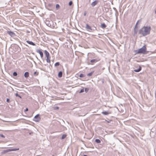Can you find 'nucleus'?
<instances>
[{"label":"nucleus","mask_w":156,"mask_h":156,"mask_svg":"<svg viewBox=\"0 0 156 156\" xmlns=\"http://www.w3.org/2000/svg\"><path fill=\"white\" fill-rule=\"evenodd\" d=\"M151 30L150 26H144L139 30L138 33L143 36H145L150 34Z\"/></svg>","instance_id":"1"},{"label":"nucleus","mask_w":156,"mask_h":156,"mask_svg":"<svg viewBox=\"0 0 156 156\" xmlns=\"http://www.w3.org/2000/svg\"><path fill=\"white\" fill-rule=\"evenodd\" d=\"M146 49L147 48L146 46L144 45L138 50L136 52V53L145 54L146 52Z\"/></svg>","instance_id":"2"},{"label":"nucleus","mask_w":156,"mask_h":156,"mask_svg":"<svg viewBox=\"0 0 156 156\" xmlns=\"http://www.w3.org/2000/svg\"><path fill=\"white\" fill-rule=\"evenodd\" d=\"M19 150V148H15L12 149H9L6 150H3L1 153L2 154H4L5 153H7L8 152L12 151H16Z\"/></svg>","instance_id":"3"},{"label":"nucleus","mask_w":156,"mask_h":156,"mask_svg":"<svg viewBox=\"0 0 156 156\" xmlns=\"http://www.w3.org/2000/svg\"><path fill=\"white\" fill-rule=\"evenodd\" d=\"M85 28L87 30L90 32H93L95 30H96V27H94L95 29H93L90 26L87 24H86Z\"/></svg>","instance_id":"4"},{"label":"nucleus","mask_w":156,"mask_h":156,"mask_svg":"<svg viewBox=\"0 0 156 156\" xmlns=\"http://www.w3.org/2000/svg\"><path fill=\"white\" fill-rule=\"evenodd\" d=\"M41 118L40 117L39 114H38L36 115L34 118L33 120L36 122H38L40 121Z\"/></svg>","instance_id":"5"},{"label":"nucleus","mask_w":156,"mask_h":156,"mask_svg":"<svg viewBox=\"0 0 156 156\" xmlns=\"http://www.w3.org/2000/svg\"><path fill=\"white\" fill-rule=\"evenodd\" d=\"M100 60V59L98 57L94 59L91 60L90 61V62L91 63V64L92 65L94 63H95L96 62L99 61Z\"/></svg>","instance_id":"6"},{"label":"nucleus","mask_w":156,"mask_h":156,"mask_svg":"<svg viewBox=\"0 0 156 156\" xmlns=\"http://www.w3.org/2000/svg\"><path fill=\"white\" fill-rule=\"evenodd\" d=\"M36 52L37 53H39L40 54L41 58H42L43 56V54L41 50L40 49H37V50Z\"/></svg>","instance_id":"7"},{"label":"nucleus","mask_w":156,"mask_h":156,"mask_svg":"<svg viewBox=\"0 0 156 156\" xmlns=\"http://www.w3.org/2000/svg\"><path fill=\"white\" fill-rule=\"evenodd\" d=\"M7 33L12 37H13L15 35V33L11 31H7Z\"/></svg>","instance_id":"8"},{"label":"nucleus","mask_w":156,"mask_h":156,"mask_svg":"<svg viewBox=\"0 0 156 156\" xmlns=\"http://www.w3.org/2000/svg\"><path fill=\"white\" fill-rule=\"evenodd\" d=\"M98 0H95L91 4V5L92 7H94L98 3Z\"/></svg>","instance_id":"9"},{"label":"nucleus","mask_w":156,"mask_h":156,"mask_svg":"<svg viewBox=\"0 0 156 156\" xmlns=\"http://www.w3.org/2000/svg\"><path fill=\"white\" fill-rule=\"evenodd\" d=\"M26 42L29 44L33 46L35 45V44L34 42L31 41H27Z\"/></svg>","instance_id":"10"},{"label":"nucleus","mask_w":156,"mask_h":156,"mask_svg":"<svg viewBox=\"0 0 156 156\" xmlns=\"http://www.w3.org/2000/svg\"><path fill=\"white\" fill-rule=\"evenodd\" d=\"M101 113L105 115H108V114H109L110 113H109V111H105V112H101Z\"/></svg>","instance_id":"11"},{"label":"nucleus","mask_w":156,"mask_h":156,"mask_svg":"<svg viewBox=\"0 0 156 156\" xmlns=\"http://www.w3.org/2000/svg\"><path fill=\"white\" fill-rule=\"evenodd\" d=\"M24 76L25 78H28L29 76V73L28 72H26L24 74Z\"/></svg>","instance_id":"12"},{"label":"nucleus","mask_w":156,"mask_h":156,"mask_svg":"<svg viewBox=\"0 0 156 156\" xmlns=\"http://www.w3.org/2000/svg\"><path fill=\"white\" fill-rule=\"evenodd\" d=\"M141 70V67L140 66H139L138 69H136L134 70V71L136 72H140Z\"/></svg>","instance_id":"13"},{"label":"nucleus","mask_w":156,"mask_h":156,"mask_svg":"<svg viewBox=\"0 0 156 156\" xmlns=\"http://www.w3.org/2000/svg\"><path fill=\"white\" fill-rule=\"evenodd\" d=\"M45 54L46 55V57H49V52L46 50L44 51Z\"/></svg>","instance_id":"14"},{"label":"nucleus","mask_w":156,"mask_h":156,"mask_svg":"<svg viewBox=\"0 0 156 156\" xmlns=\"http://www.w3.org/2000/svg\"><path fill=\"white\" fill-rule=\"evenodd\" d=\"M62 71H60L59 72L58 74V76L59 77H61L62 76Z\"/></svg>","instance_id":"15"},{"label":"nucleus","mask_w":156,"mask_h":156,"mask_svg":"<svg viewBox=\"0 0 156 156\" xmlns=\"http://www.w3.org/2000/svg\"><path fill=\"white\" fill-rule=\"evenodd\" d=\"M46 62L48 63H50V56L46 57Z\"/></svg>","instance_id":"16"},{"label":"nucleus","mask_w":156,"mask_h":156,"mask_svg":"<svg viewBox=\"0 0 156 156\" xmlns=\"http://www.w3.org/2000/svg\"><path fill=\"white\" fill-rule=\"evenodd\" d=\"M101 27L103 28H104L106 27V26L105 23H103L101 24Z\"/></svg>","instance_id":"17"},{"label":"nucleus","mask_w":156,"mask_h":156,"mask_svg":"<svg viewBox=\"0 0 156 156\" xmlns=\"http://www.w3.org/2000/svg\"><path fill=\"white\" fill-rule=\"evenodd\" d=\"M95 141L97 143H101V140L99 139H96Z\"/></svg>","instance_id":"18"},{"label":"nucleus","mask_w":156,"mask_h":156,"mask_svg":"<svg viewBox=\"0 0 156 156\" xmlns=\"http://www.w3.org/2000/svg\"><path fill=\"white\" fill-rule=\"evenodd\" d=\"M93 73H94V72H93V71L91 72L88 73L87 74V76H90L92 75V74H93Z\"/></svg>","instance_id":"19"},{"label":"nucleus","mask_w":156,"mask_h":156,"mask_svg":"<svg viewBox=\"0 0 156 156\" xmlns=\"http://www.w3.org/2000/svg\"><path fill=\"white\" fill-rule=\"evenodd\" d=\"M66 134H63L62 136L61 139H64V138H65L66 137Z\"/></svg>","instance_id":"20"},{"label":"nucleus","mask_w":156,"mask_h":156,"mask_svg":"<svg viewBox=\"0 0 156 156\" xmlns=\"http://www.w3.org/2000/svg\"><path fill=\"white\" fill-rule=\"evenodd\" d=\"M59 65H60L59 62H56L55 64V66H59Z\"/></svg>","instance_id":"21"},{"label":"nucleus","mask_w":156,"mask_h":156,"mask_svg":"<svg viewBox=\"0 0 156 156\" xmlns=\"http://www.w3.org/2000/svg\"><path fill=\"white\" fill-rule=\"evenodd\" d=\"M13 76H16L17 75V73L16 72H14L13 73Z\"/></svg>","instance_id":"22"},{"label":"nucleus","mask_w":156,"mask_h":156,"mask_svg":"<svg viewBox=\"0 0 156 156\" xmlns=\"http://www.w3.org/2000/svg\"><path fill=\"white\" fill-rule=\"evenodd\" d=\"M56 9H58L59 8V7H60V6L58 4H57L56 5Z\"/></svg>","instance_id":"23"},{"label":"nucleus","mask_w":156,"mask_h":156,"mask_svg":"<svg viewBox=\"0 0 156 156\" xmlns=\"http://www.w3.org/2000/svg\"><path fill=\"white\" fill-rule=\"evenodd\" d=\"M15 95L16 97H19L20 98H21V97L17 93H16L15 94Z\"/></svg>","instance_id":"24"},{"label":"nucleus","mask_w":156,"mask_h":156,"mask_svg":"<svg viewBox=\"0 0 156 156\" xmlns=\"http://www.w3.org/2000/svg\"><path fill=\"white\" fill-rule=\"evenodd\" d=\"M84 76V75L82 73H81L79 75V77H83Z\"/></svg>","instance_id":"25"},{"label":"nucleus","mask_w":156,"mask_h":156,"mask_svg":"<svg viewBox=\"0 0 156 156\" xmlns=\"http://www.w3.org/2000/svg\"><path fill=\"white\" fill-rule=\"evenodd\" d=\"M72 4H73V2L72 1H70L69 2V6H71L72 5Z\"/></svg>","instance_id":"26"},{"label":"nucleus","mask_w":156,"mask_h":156,"mask_svg":"<svg viewBox=\"0 0 156 156\" xmlns=\"http://www.w3.org/2000/svg\"><path fill=\"white\" fill-rule=\"evenodd\" d=\"M137 29H134V33L135 34H136L137 33Z\"/></svg>","instance_id":"27"},{"label":"nucleus","mask_w":156,"mask_h":156,"mask_svg":"<svg viewBox=\"0 0 156 156\" xmlns=\"http://www.w3.org/2000/svg\"><path fill=\"white\" fill-rule=\"evenodd\" d=\"M88 90H89V88H85V91L86 92V93L88 91Z\"/></svg>","instance_id":"28"},{"label":"nucleus","mask_w":156,"mask_h":156,"mask_svg":"<svg viewBox=\"0 0 156 156\" xmlns=\"http://www.w3.org/2000/svg\"><path fill=\"white\" fill-rule=\"evenodd\" d=\"M38 73L37 72H35L34 73V75H37L38 74Z\"/></svg>","instance_id":"29"},{"label":"nucleus","mask_w":156,"mask_h":156,"mask_svg":"<svg viewBox=\"0 0 156 156\" xmlns=\"http://www.w3.org/2000/svg\"><path fill=\"white\" fill-rule=\"evenodd\" d=\"M83 92H84V89H82L80 90L79 92V93H82Z\"/></svg>","instance_id":"30"},{"label":"nucleus","mask_w":156,"mask_h":156,"mask_svg":"<svg viewBox=\"0 0 156 156\" xmlns=\"http://www.w3.org/2000/svg\"><path fill=\"white\" fill-rule=\"evenodd\" d=\"M6 102H8V103H9L10 102V100H9V98H7L6 99Z\"/></svg>","instance_id":"31"},{"label":"nucleus","mask_w":156,"mask_h":156,"mask_svg":"<svg viewBox=\"0 0 156 156\" xmlns=\"http://www.w3.org/2000/svg\"><path fill=\"white\" fill-rule=\"evenodd\" d=\"M0 136L3 138H5V136L2 134H0Z\"/></svg>","instance_id":"32"},{"label":"nucleus","mask_w":156,"mask_h":156,"mask_svg":"<svg viewBox=\"0 0 156 156\" xmlns=\"http://www.w3.org/2000/svg\"><path fill=\"white\" fill-rule=\"evenodd\" d=\"M137 25H135L134 29H137Z\"/></svg>","instance_id":"33"},{"label":"nucleus","mask_w":156,"mask_h":156,"mask_svg":"<svg viewBox=\"0 0 156 156\" xmlns=\"http://www.w3.org/2000/svg\"><path fill=\"white\" fill-rule=\"evenodd\" d=\"M140 21V20H138L137 21V22H136V25H137V24H138V22H139V21Z\"/></svg>","instance_id":"34"},{"label":"nucleus","mask_w":156,"mask_h":156,"mask_svg":"<svg viewBox=\"0 0 156 156\" xmlns=\"http://www.w3.org/2000/svg\"><path fill=\"white\" fill-rule=\"evenodd\" d=\"M28 109L27 108H26L25 110V112H26V111H28Z\"/></svg>","instance_id":"35"},{"label":"nucleus","mask_w":156,"mask_h":156,"mask_svg":"<svg viewBox=\"0 0 156 156\" xmlns=\"http://www.w3.org/2000/svg\"><path fill=\"white\" fill-rule=\"evenodd\" d=\"M83 156H87V155L84 154L83 155Z\"/></svg>","instance_id":"36"},{"label":"nucleus","mask_w":156,"mask_h":156,"mask_svg":"<svg viewBox=\"0 0 156 156\" xmlns=\"http://www.w3.org/2000/svg\"><path fill=\"white\" fill-rule=\"evenodd\" d=\"M107 122L108 123H109L110 122L109 121H107Z\"/></svg>","instance_id":"37"},{"label":"nucleus","mask_w":156,"mask_h":156,"mask_svg":"<svg viewBox=\"0 0 156 156\" xmlns=\"http://www.w3.org/2000/svg\"><path fill=\"white\" fill-rule=\"evenodd\" d=\"M59 107H56V109H58Z\"/></svg>","instance_id":"38"},{"label":"nucleus","mask_w":156,"mask_h":156,"mask_svg":"<svg viewBox=\"0 0 156 156\" xmlns=\"http://www.w3.org/2000/svg\"><path fill=\"white\" fill-rule=\"evenodd\" d=\"M155 14H156V10L155 11Z\"/></svg>","instance_id":"39"},{"label":"nucleus","mask_w":156,"mask_h":156,"mask_svg":"<svg viewBox=\"0 0 156 156\" xmlns=\"http://www.w3.org/2000/svg\"><path fill=\"white\" fill-rule=\"evenodd\" d=\"M104 81H102V83H104Z\"/></svg>","instance_id":"40"},{"label":"nucleus","mask_w":156,"mask_h":156,"mask_svg":"<svg viewBox=\"0 0 156 156\" xmlns=\"http://www.w3.org/2000/svg\"><path fill=\"white\" fill-rule=\"evenodd\" d=\"M85 15H86V13H85L84 14V16H85Z\"/></svg>","instance_id":"41"},{"label":"nucleus","mask_w":156,"mask_h":156,"mask_svg":"<svg viewBox=\"0 0 156 156\" xmlns=\"http://www.w3.org/2000/svg\"><path fill=\"white\" fill-rule=\"evenodd\" d=\"M49 24H47V25H48V26H49Z\"/></svg>","instance_id":"42"}]
</instances>
